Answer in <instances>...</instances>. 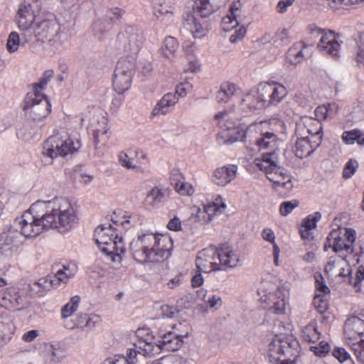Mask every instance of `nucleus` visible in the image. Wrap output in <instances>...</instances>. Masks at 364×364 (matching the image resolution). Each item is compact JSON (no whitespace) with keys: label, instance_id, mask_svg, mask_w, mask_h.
<instances>
[{"label":"nucleus","instance_id":"nucleus-24","mask_svg":"<svg viewBox=\"0 0 364 364\" xmlns=\"http://www.w3.org/2000/svg\"><path fill=\"white\" fill-rule=\"evenodd\" d=\"M23 298L13 288L0 291V305L7 309L16 308L23 304Z\"/></svg>","mask_w":364,"mask_h":364},{"label":"nucleus","instance_id":"nucleus-34","mask_svg":"<svg viewBox=\"0 0 364 364\" xmlns=\"http://www.w3.org/2000/svg\"><path fill=\"white\" fill-rule=\"evenodd\" d=\"M269 85L270 94L272 96V105H278L287 95L286 87L280 83L270 82Z\"/></svg>","mask_w":364,"mask_h":364},{"label":"nucleus","instance_id":"nucleus-28","mask_svg":"<svg viewBox=\"0 0 364 364\" xmlns=\"http://www.w3.org/2000/svg\"><path fill=\"white\" fill-rule=\"evenodd\" d=\"M24 31H21V34L16 31L11 32L8 37L6 42V49L9 53H14L18 50L20 46H23L29 41H24Z\"/></svg>","mask_w":364,"mask_h":364},{"label":"nucleus","instance_id":"nucleus-19","mask_svg":"<svg viewBox=\"0 0 364 364\" xmlns=\"http://www.w3.org/2000/svg\"><path fill=\"white\" fill-rule=\"evenodd\" d=\"M237 172V166L235 165L218 168L213 171L212 181L218 186L225 187L236 178Z\"/></svg>","mask_w":364,"mask_h":364},{"label":"nucleus","instance_id":"nucleus-9","mask_svg":"<svg viewBox=\"0 0 364 364\" xmlns=\"http://www.w3.org/2000/svg\"><path fill=\"white\" fill-rule=\"evenodd\" d=\"M26 117L33 122L44 119L50 111V105L44 94L28 92L24 100Z\"/></svg>","mask_w":364,"mask_h":364},{"label":"nucleus","instance_id":"nucleus-7","mask_svg":"<svg viewBox=\"0 0 364 364\" xmlns=\"http://www.w3.org/2000/svg\"><path fill=\"white\" fill-rule=\"evenodd\" d=\"M81 144L64 130L58 131L44 142L43 154L53 159L58 156H65L77 151Z\"/></svg>","mask_w":364,"mask_h":364},{"label":"nucleus","instance_id":"nucleus-15","mask_svg":"<svg viewBox=\"0 0 364 364\" xmlns=\"http://www.w3.org/2000/svg\"><path fill=\"white\" fill-rule=\"evenodd\" d=\"M191 87L188 83L185 85L181 84L177 87L176 93L168 92L165 94L154 107L151 112V117L154 118L159 115H164L169 113L178 101L177 94L181 96L186 95V90H189Z\"/></svg>","mask_w":364,"mask_h":364},{"label":"nucleus","instance_id":"nucleus-51","mask_svg":"<svg viewBox=\"0 0 364 364\" xmlns=\"http://www.w3.org/2000/svg\"><path fill=\"white\" fill-rule=\"evenodd\" d=\"M358 166V164L357 161L350 159L349 160L345 166L343 172V176L345 178H350L355 172Z\"/></svg>","mask_w":364,"mask_h":364},{"label":"nucleus","instance_id":"nucleus-42","mask_svg":"<svg viewBox=\"0 0 364 364\" xmlns=\"http://www.w3.org/2000/svg\"><path fill=\"white\" fill-rule=\"evenodd\" d=\"M322 126L321 124L317 121L316 122V130L311 136H305L303 134L304 137H306L307 140L311 139V147L314 149V151L319 146L322 139Z\"/></svg>","mask_w":364,"mask_h":364},{"label":"nucleus","instance_id":"nucleus-27","mask_svg":"<svg viewBox=\"0 0 364 364\" xmlns=\"http://www.w3.org/2000/svg\"><path fill=\"white\" fill-rule=\"evenodd\" d=\"M238 92L239 88L235 84L229 82H223L217 92L216 100L219 103H227Z\"/></svg>","mask_w":364,"mask_h":364},{"label":"nucleus","instance_id":"nucleus-62","mask_svg":"<svg viewBox=\"0 0 364 364\" xmlns=\"http://www.w3.org/2000/svg\"><path fill=\"white\" fill-rule=\"evenodd\" d=\"M101 321V318L96 314H88L85 323V327L93 328L96 327Z\"/></svg>","mask_w":364,"mask_h":364},{"label":"nucleus","instance_id":"nucleus-29","mask_svg":"<svg viewBox=\"0 0 364 364\" xmlns=\"http://www.w3.org/2000/svg\"><path fill=\"white\" fill-rule=\"evenodd\" d=\"M135 348L139 349L144 356H154L159 354L161 351V347L158 342H148L145 340L139 341L135 345Z\"/></svg>","mask_w":364,"mask_h":364},{"label":"nucleus","instance_id":"nucleus-44","mask_svg":"<svg viewBox=\"0 0 364 364\" xmlns=\"http://www.w3.org/2000/svg\"><path fill=\"white\" fill-rule=\"evenodd\" d=\"M269 42L277 46L287 45L290 42L288 31L284 28L277 31Z\"/></svg>","mask_w":364,"mask_h":364},{"label":"nucleus","instance_id":"nucleus-40","mask_svg":"<svg viewBox=\"0 0 364 364\" xmlns=\"http://www.w3.org/2000/svg\"><path fill=\"white\" fill-rule=\"evenodd\" d=\"M166 197V193L161 189L157 187L154 188L148 193L146 196V201L148 203L153 206H157L159 203H162Z\"/></svg>","mask_w":364,"mask_h":364},{"label":"nucleus","instance_id":"nucleus-17","mask_svg":"<svg viewBox=\"0 0 364 364\" xmlns=\"http://www.w3.org/2000/svg\"><path fill=\"white\" fill-rule=\"evenodd\" d=\"M196 265L200 272L206 273L222 269L217 259L216 247L210 246L200 251L196 259Z\"/></svg>","mask_w":364,"mask_h":364},{"label":"nucleus","instance_id":"nucleus-59","mask_svg":"<svg viewBox=\"0 0 364 364\" xmlns=\"http://www.w3.org/2000/svg\"><path fill=\"white\" fill-rule=\"evenodd\" d=\"M155 15L158 18H161V21H164V18H170L172 17L173 12L162 5H160L159 8L155 10Z\"/></svg>","mask_w":364,"mask_h":364},{"label":"nucleus","instance_id":"nucleus-36","mask_svg":"<svg viewBox=\"0 0 364 364\" xmlns=\"http://www.w3.org/2000/svg\"><path fill=\"white\" fill-rule=\"evenodd\" d=\"M302 336L306 341L315 343L320 338V332L315 321H311L302 329Z\"/></svg>","mask_w":364,"mask_h":364},{"label":"nucleus","instance_id":"nucleus-49","mask_svg":"<svg viewBox=\"0 0 364 364\" xmlns=\"http://www.w3.org/2000/svg\"><path fill=\"white\" fill-rule=\"evenodd\" d=\"M351 348L358 360L364 364V339H360L359 342L353 343Z\"/></svg>","mask_w":364,"mask_h":364},{"label":"nucleus","instance_id":"nucleus-61","mask_svg":"<svg viewBox=\"0 0 364 364\" xmlns=\"http://www.w3.org/2000/svg\"><path fill=\"white\" fill-rule=\"evenodd\" d=\"M358 130L350 132H345L343 133L342 139L347 144H353L355 142L356 136H358Z\"/></svg>","mask_w":364,"mask_h":364},{"label":"nucleus","instance_id":"nucleus-54","mask_svg":"<svg viewBox=\"0 0 364 364\" xmlns=\"http://www.w3.org/2000/svg\"><path fill=\"white\" fill-rule=\"evenodd\" d=\"M119 162L123 167L127 169H136L137 166L133 163L132 159L124 152H120L118 156Z\"/></svg>","mask_w":364,"mask_h":364},{"label":"nucleus","instance_id":"nucleus-21","mask_svg":"<svg viewBox=\"0 0 364 364\" xmlns=\"http://www.w3.org/2000/svg\"><path fill=\"white\" fill-rule=\"evenodd\" d=\"M186 336H188V332L184 335H181L173 331H168L161 336V339L158 341V343L161 347V350L175 351L181 347L183 343L182 338Z\"/></svg>","mask_w":364,"mask_h":364},{"label":"nucleus","instance_id":"nucleus-46","mask_svg":"<svg viewBox=\"0 0 364 364\" xmlns=\"http://www.w3.org/2000/svg\"><path fill=\"white\" fill-rule=\"evenodd\" d=\"M347 276H349V282L353 286L356 287L358 284L364 279V267L360 265L356 269L355 277H353L351 270L348 269Z\"/></svg>","mask_w":364,"mask_h":364},{"label":"nucleus","instance_id":"nucleus-39","mask_svg":"<svg viewBox=\"0 0 364 364\" xmlns=\"http://www.w3.org/2000/svg\"><path fill=\"white\" fill-rule=\"evenodd\" d=\"M178 48V43L176 39L171 36L167 37L161 47V53L164 57L171 58Z\"/></svg>","mask_w":364,"mask_h":364},{"label":"nucleus","instance_id":"nucleus-30","mask_svg":"<svg viewBox=\"0 0 364 364\" xmlns=\"http://www.w3.org/2000/svg\"><path fill=\"white\" fill-rule=\"evenodd\" d=\"M141 354V351L137 349H129L127 357L124 356H114L112 358H108L104 364H134L136 362V356Z\"/></svg>","mask_w":364,"mask_h":364},{"label":"nucleus","instance_id":"nucleus-60","mask_svg":"<svg viewBox=\"0 0 364 364\" xmlns=\"http://www.w3.org/2000/svg\"><path fill=\"white\" fill-rule=\"evenodd\" d=\"M272 303V309L274 313L280 314L284 312L286 309V301L284 299H277L275 301L274 299Z\"/></svg>","mask_w":364,"mask_h":364},{"label":"nucleus","instance_id":"nucleus-22","mask_svg":"<svg viewBox=\"0 0 364 364\" xmlns=\"http://www.w3.org/2000/svg\"><path fill=\"white\" fill-rule=\"evenodd\" d=\"M305 126L302 124H298L296 127V134L300 136L295 144V154L299 159H303L309 156L314 149L311 147V139L307 140L306 137L303 136V131Z\"/></svg>","mask_w":364,"mask_h":364},{"label":"nucleus","instance_id":"nucleus-63","mask_svg":"<svg viewBox=\"0 0 364 364\" xmlns=\"http://www.w3.org/2000/svg\"><path fill=\"white\" fill-rule=\"evenodd\" d=\"M246 33V28L242 26H240L238 29H236L233 34H232L230 37V41L232 43H235L237 41L242 39Z\"/></svg>","mask_w":364,"mask_h":364},{"label":"nucleus","instance_id":"nucleus-33","mask_svg":"<svg viewBox=\"0 0 364 364\" xmlns=\"http://www.w3.org/2000/svg\"><path fill=\"white\" fill-rule=\"evenodd\" d=\"M240 11L237 8H230V14L223 18L221 26L225 31H229L239 25L238 16Z\"/></svg>","mask_w":364,"mask_h":364},{"label":"nucleus","instance_id":"nucleus-4","mask_svg":"<svg viewBox=\"0 0 364 364\" xmlns=\"http://www.w3.org/2000/svg\"><path fill=\"white\" fill-rule=\"evenodd\" d=\"M166 240L163 235L153 233H146L139 235L138 238L130 243V250L133 258L139 263L158 262L167 253L161 243Z\"/></svg>","mask_w":364,"mask_h":364},{"label":"nucleus","instance_id":"nucleus-50","mask_svg":"<svg viewBox=\"0 0 364 364\" xmlns=\"http://www.w3.org/2000/svg\"><path fill=\"white\" fill-rule=\"evenodd\" d=\"M311 350L319 357L325 356L330 351V346L326 341H321L318 345L311 346Z\"/></svg>","mask_w":364,"mask_h":364},{"label":"nucleus","instance_id":"nucleus-53","mask_svg":"<svg viewBox=\"0 0 364 364\" xmlns=\"http://www.w3.org/2000/svg\"><path fill=\"white\" fill-rule=\"evenodd\" d=\"M299 205L297 200L285 201L280 205L279 211L282 215L286 216L291 213Z\"/></svg>","mask_w":364,"mask_h":364},{"label":"nucleus","instance_id":"nucleus-18","mask_svg":"<svg viewBox=\"0 0 364 364\" xmlns=\"http://www.w3.org/2000/svg\"><path fill=\"white\" fill-rule=\"evenodd\" d=\"M216 249L217 259L222 269L235 267L240 262L237 251L228 244H222Z\"/></svg>","mask_w":364,"mask_h":364},{"label":"nucleus","instance_id":"nucleus-38","mask_svg":"<svg viewBox=\"0 0 364 364\" xmlns=\"http://www.w3.org/2000/svg\"><path fill=\"white\" fill-rule=\"evenodd\" d=\"M80 297L78 296H73L69 302L63 306L60 311V316L63 319H66L71 316L75 312L80 304Z\"/></svg>","mask_w":364,"mask_h":364},{"label":"nucleus","instance_id":"nucleus-45","mask_svg":"<svg viewBox=\"0 0 364 364\" xmlns=\"http://www.w3.org/2000/svg\"><path fill=\"white\" fill-rule=\"evenodd\" d=\"M86 314H77L71 321H65V326L68 329H73L75 328L85 327V323L87 318Z\"/></svg>","mask_w":364,"mask_h":364},{"label":"nucleus","instance_id":"nucleus-1","mask_svg":"<svg viewBox=\"0 0 364 364\" xmlns=\"http://www.w3.org/2000/svg\"><path fill=\"white\" fill-rule=\"evenodd\" d=\"M77 222L73 205L68 199L55 198L51 200H38L14 221L15 228L0 234V259L10 258L22 243L21 235L35 237L49 229L59 232L70 230Z\"/></svg>","mask_w":364,"mask_h":364},{"label":"nucleus","instance_id":"nucleus-56","mask_svg":"<svg viewBox=\"0 0 364 364\" xmlns=\"http://www.w3.org/2000/svg\"><path fill=\"white\" fill-rule=\"evenodd\" d=\"M122 14L123 11L120 9L116 7L107 10L104 18H105V21H108L109 22L119 19Z\"/></svg>","mask_w":364,"mask_h":364},{"label":"nucleus","instance_id":"nucleus-57","mask_svg":"<svg viewBox=\"0 0 364 364\" xmlns=\"http://www.w3.org/2000/svg\"><path fill=\"white\" fill-rule=\"evenodd\" d=\"M48 351L50 353V363L52 364H57L63 360V356L61 351L55 349L53 345L49 346Z\"/></svg>","mask_w":364,"mask_h":364},{"label":"nucleus","instance_id":"nucleus-10","mask_svg":"<svg viewBox=\"0 0 364 364\" xmlns=\"http://www.w3.org/2000/svg\"><path fill=\"white\" fill-rule=\"evenodd\" d=\"M76 118L80 120L81 127L85 124L86 121H89L87 128L93 132L94 141L97 150L101 146H98L99 144H101L102 146L105 145L109 138L107 134V119L106 117L89 112L87 113H82Z\"/></svg>","mask_w":364,"mask_h":364},{"label":"nucleus","instance_id":"nucleus-11","mask_svg":"<svg viewBox=\"0 0 364 364\" xmlns=\"http://www.w3.org/2000/svg\"><path fill=\"white\" fill-rule=\"evenodd\" d=\"M39 11L40 4L37 0H23L19 5L16 21L20 31H24L26 38L30 36V28L37 21Z\"/></svg>","mask_w":364,"mask_h":364},{"label":"nucleus","instance_id":"nucleus-25","mask_svg":"<svg viewBox=\"0 0 364 364\" xmlns=\"http://www.w3.org/2000/svg\"><path fill=\"white\" fill-rule=\"evenodd\" d=\"M344 333L350 340L356 338L357 336L364 334V321L353 316L348 318L344 325Z\"/></svg>","mask_w":364,"mask_h":364},{"label":"nucleus","instance_id":"nucleus-14","mask_svg":"<svg viewBox=\"0 0 364 364\" xmlns=\"http://www.w3.org/2000/svg\"><path fill=\"white\" fill-rule=\"evenodd\" d=\"M119 40L124 51L132 55L136 54L141 48L144 38L142 31L135 26H127L119 34Z\"/></svg>","mask_w":364,"mask_h":364},{"label":"nucleus","instance_id":"nucleus-35","mask_svg":"<svg viewBox=\"0 0 364 364\" xmlns=\"http://www.w3.org/2000/svg\"><path fill=\"white\" fill-rule=\"evenodd\" d=\"M15 331L12 321L8 317L0 316V340L8 341L11 338Z\"/></svg>","mask_w":364,"mask_h":364},{"label":"nucleus","instance_id":"nucleus-52","mask_svg":"<svg viewBox=\"0 0 364 364\" xmlns=\"http://www.w3.org/2000/svg\"><path fill=\"white\" fill-rule=\"evenodd\" d=\"M110 28V23L104 19H98L93 24V31L96 33L102 34L104 32L108 31Z\"/></svg>","mask_w":364,"mask_h":364},{"label":"nucleus","instance_id":"nucleus-26","mask_svg":"<svg viewBox=\"0 0 364 364\" xmlns=\"http://www.w3.org/2000/svg\"><path fill=\"white\" fill-rule=\"evenodd\" d=\"M240 107L242 109L247 112L264 108V104L260 101L256 90H251L244 96Z\"/></svg>","mask_w":364,"mask_h":364},{"label":"nucleus","instance_id":"nucleus-37","mask_svg":"<svg viewBox=\"0 0 364 364\" xmlns=\"http://www.w3.org/2000/svg\"><path fill=\"white\" fill-rule=\"evenodd\" d=\"M75 270L70 269L68 267L63 266V268L56 272L50 284L53 287L57 286L59 283H67L68 280L73 277Z\"/></svg>","mask_w":364,"mask_h":364},{"label":"nucleus","instance_id":"nucleus-12","mask_svg":"<svg viewBox=\"0 0 364 364\" xmlns=\"http://www.w3.org/2000/svg\"><path fill=\"white\" fill-rule=\"evenodd\" d=\"M135 64L132 60L120 59L116 65L113 77V87L119 94L124 93L131 86Z\"/></svg>","mask_w":364,"mask_h":364},{"label":"nucleus","instance_id":"nucleus-3","mask_svg":"<svg viewBox=\"0 0 364 364\" xmlns=\"http://www.w3.org/2000/svg\"><path fill=\"white\" fill-rule=\"evenodd\" d=\"M225 1L226 0H196L192 10L185 14L183 27L196 38L204 37L208 31V24L205 18L218 10Z\"/></svg>","mask_w":364,"mask_h":364},{"label":"nucleus","instance_id":"nucleus-31","mask_svg":"<svg viewBox=\"0 0 364 364\" xmlns=\"http://www.w3.org/2000/svg\"><path fill=\"white\" fill-rule=\"evenodd\" d=\"M305 47V45L302 42H298L294 44L287 52V60L294 65L301 62L304 56L303 50Z\"/></svg>","mask_w":364,"mask_h":364},{"label":"nucleus","instance_id":"nucleus-8","mask_svg":"<svg viewBox=\"0 0 364 364\" xmlns=\"http://www.w3.org/2000/svg\"><path fill=\"white\" fill-rule=\"evenodd\" d=\"M278 156L276 151L265 152L261 159L255 160V165L261 171H264L267 178L277 186H282L287 190H291L293 184L283 181L284 168L277 166Z\"/></svg>","mask_w":364,"mask_h":364},{"label":"nucleus","instance_id":"nucleus-43","mask_svg":"<svg viewBox=\"0 0 364 364\" xmlns=\"http://www.w3.org/2000/svg\"><path fill=\"white\" fill-rule=\"evenodd\" d=\"M203 206L207 215L206 221H211L215 215L223 213L227 208L226 204H222V205L218 207L217 205L208 203Z\"/></svg>","mask_w":364,"mask_h":364},{"label":"nucleus","instance_id":"nucleus-58","mask_svg":"<svg viewBox=\"0 0 364 364\" xmlns=\"http://www.w3.org/2000/svg\"><path fill=\"white\" fill-rule=\"evenodd\" d=\"M332 354L333 357L339 360V362L343 363L344 361L350 359V355L346 352V350L343 348H336L333 349Z\"/></svg>","mask_w":364,"mask_h":364},{"label":"nucleus","instance_id":"nucleus-13","mask_svg":"<svg viewBox=\"0 0 364 364\" xmlns=\"http://www.w3.org/2000/svg\"><path fill=\"white\" fill-rule=\"evenodd\" d=\"M297 345V342L284 334L275 335L268 346L269 362L277 364L285 353Z\"/></svg>","mask_w":364,"mask_h":364},{"label":"nucleus","instance_id":"nucleus-55","mask_svg":"<svg viewBox=\"0 0 364 364\" xmlns=\"http://www.w3.org/2000/svg\"><path fill=\"white\" fill-rule=\"evenodd\" d=\"M356 61L359 66L364 68V34H362L358 45Z\"/></svg>","mask_w":364,"mask_h":364},{"label":"nucleus","instance_id":"nucleus-6","mask_svg":"<svg viewBox=\"0 0 364 364\" xmlns=\"http://www.w3.org/2000/svg\"><path fill=\"white\" fill-rule=\"evenodd\" d=\"M30 36L25 41H31L33 38L41 42L47 41L52 50L58 49L68 39V29L60 26L55 20L37 21L30 28Z\"/></svg>","mask_w":364,"mask_h":364},{"label":"nucleus","instance_id":"nucleus-23","mask_svg":"<svg viewBox=\"0 0 364 364\" xmlns=\"http://www.w3.org/2000/svg\"><path fill=\"white\" fill-rule=\"evenodd\" d=\"M114 230L110 225L108 227L101 225L95 229L94 240L102 250V247H109V245H114Z\"/></svg>","mask_w":364,"mask_h":364},{"label":"nucleus","instance_id":"nucleus-47","mask_svg":"<svg viewBox=\"0 0 364 364\" xmlns=\"http://www.w3.org/2000/svg\"><path fill=\"white\" fill-rule=\"evenodd\" d=\"M175 188L181 196H192L194 193V188L191 184L184 181H178L175 185Z\"/></svg>","mask_w":364,"mask_h":364},{"label":"nucleus","instance_id":"nucleus-20","mask_svg":"<svg viewBox=\"0 0 364 364\" xmlns=\"http://www.w3.org/2000/svg\"><path fill=\"white\" fill-rule=\"evenodd\" d=\"M353 259L348 257H331L326 265V272L332 277H346V267H348V263L353 262Z\"/></svg>","mask_w":364,"mask_h":364},{"label":"nucleus","instance_id":"nucleus-48","mask_svg":"<svg viewBox=\"0 0 364 364\" xmlns=\"http://www.w3.org/2000/svg\"><path fill=\"white\" fill-rule=\"evenodd\" d=\"M321 215L316 212L312 215L307 216L302 223L303 228H307L309 230L314 229L316 227V223L321 219Z\"/></svg>","mask_w":364,"mask_h":364},{"label":"nucleus","instance_id":"nucleus-5","mask_svg":"<svg viewBox=\"0 0 364 364\" xmlns=\"http://www.w3.org/2000/svg\"><path fill=\"white\" fill-rule=\"evenodd\" d=\"M356 232L352 228H337L328 234L324 244V250L332 248L333 251L340 257L353 259L355 265L360 262V257L363 252L360 246H356Z\"/></svg>","mask_w":364,"mask_h":364},{"label":"nucleus","instance_id":"nucleus-64","mask_svg":"<svg viewBox=\"0 0 364 364\" xmlns=\"http://www.w3.org/2000/svg\"><path fill=\"white\" fill-rule=\"evenodd\" d=\"M39 336L38 330H31L22 335L21 339L26 343L33 341Z\"/></svg>","mask_w":364,"mask_h":364},{"label":"nucleus","instance_id":"nucleus-41","mask_svg":"<svg viewBox=\"0 0 364 364\" xmlns=\"http://www.w3.org/2000/svg\"><path fill=\"white\" fill-rule=\"evenodd\" d=\"M260 101L264 104V108L272 105V96L268 83L259 84L257 89Z\"/></svg>","mask_w":364,"mask_h":364},{"label":"nucleus","instance_id":"nucleus-16","mask_svg":"<svg viewBox=\"0 0 364 364\" xmlns=\"http://www.w3.org/2000/svg\"><path fill=\"white\" fill-rule=\"evenodd\" d=\"M314 32L321 36L318 43V48L321 52L331 55L333 58L338 56L341 48V41H339V36L332 31H325L321 28L315 29Z\"/></svg>","mask_w":364,"mask_h":364},{"label":"nucleus","instance_id":"nucleus-2","mask_svg":"<svg viewBox=\"0 0 364 364\" xmlns=\"http://www.w3.org/2000/svg\"><path fill=\"white\" fill-rule=\"evenodd\" d=\"M284 123L282 120L271 119L250 125L245 130L237 128L223 132L225 144H232L237 141L249 142L256 145L259 150L268 149V152L278 150V137L277 133L282 132Z\"/></svg>","mask_w":364,"mask_h":364},{"label":"nucleus","instance_id":"nucleus-32","mask_svg":"<svg viewBox=\"0 0 364 364\" xmlns=\"http://www.w3.org/2000/svg\"><path fill=\"white\" fill-rule=\"evenodd\" d=\"M113 244V245H109V247H102V252L109 255H113L114 259H115V257H119L120 259L121 255L125 252L122 237L115 235Z\"/></svg>","mask_w":364,"mask_h":364}]
</instances>
